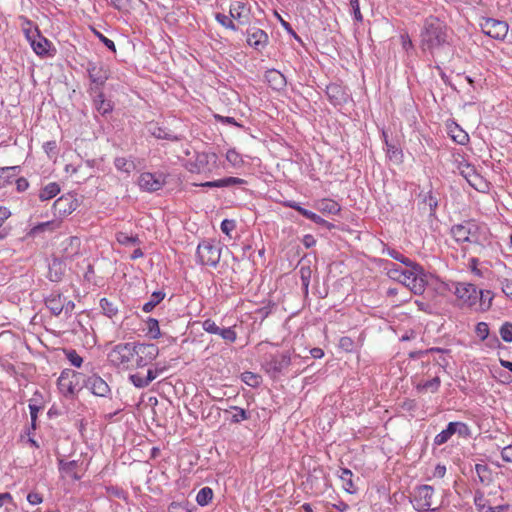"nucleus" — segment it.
<instances>
[{
	"label": "nucleus",
	"mask_w": 512,
	"mask_h": 512,
	"mask_svg": "<svg viewBox=\"0 0 512 512\" xmlns=\"http://www.w3.org/2000/svg\"><path fill=\"white\" fill-rule=\"evenodd\" d=\"M448 44L447 25L438 17L429 16L424 20L420 33V47L431 54Z\"/></svg>",
	"instance_id": "nucleus-1"
},
{
	"label": "nucleus",
	"mask_w": 512,
	"mask_h": 512,
	"mask_svg": "<svg viewBox=\"0 0 512 512\" xmlns=\"http://www.w3.org/2000/svg\"><path fill=\"white\" fill-rule=\"evenodd\" d=\"M451 234L457 242H469L474 245L473 252L480 254L489 243V229L475 221H465L464 223L452 226Z\"/></svg>",
	"instance_id": "nucleus-2"
},
{
	"label": "nucleus",
	"mask_w": 512,
	"mask_h": 512,
	"mask_svg": "<svg viewBox=\"0 0 512 512\" xmlns=\"http://www.w3.org/2000/svg\"><path fill=\"white\" fill-rule=\"evenodd\" d=\"M135 343H119L115 345L108 353L109 363L117 368L129 369L133 367V361L135 358Z\"/></svg>",
	"instance_id": "nucleus-3"
},
{
	"label": "nucleus",
	"mask_w": 512,
	"mask_h": 512,
	"mask_svg": "<svg viewBox=\"0 0 512 512\" xmlns=\"http://www.w3.org/2000/svg\"><path fill=\"white\" fill-rule=\"evenodd\" d=\"M399 282L414 294L421 295L427 285L426 273L421 265L413 264L405 269Z\"/></svg>",
	"instance_id": "nucleus-4"
},
{
	"label": "nucleus",
	"mask_w": 512,
	"mask_h": 512,
	"mask_svg": "<svg viewBox=\"0 0 512 512\" xmlns=\"http://www.w3.org/2000/svg\"><path fill=\"white\" fill-rule=\"evenodd\" d=\"M196 257L198 263L216 267L221 258V246L210 240H203L197 246Z\"/></svg>",
	"instance_id": "nucleus-5"
},
{
	"label": "nucleus",
	"mask_w": 512,
	"mask_h": 512,
	"mask_svg": "<svg viewBox=\"0 0 512 512\" xmlns=\"http://www.w3.org/2000/svg\"><path fill=\"white\" fill-rule=\"evenodd\" d=\"M86 71L88 73L89 80L91 81L90 88L97 87V90H102L106 81L110 77L108 67L102 62L89 61L87 63Z\"/></svg>",
	"instance_id": "nucleus-6"
},
{
	"label": "nucleus",
	"mask_w": 512,
	"mask_h": 512,
	"mask_svg": "<svg viewBox=\"0 0 512 512\" xmlns=\"http://www.w3.org/2000/svg\"><path fill=\"white\" fill-rule=\"evenodd\" d=\"M434 489L429 485H422L415 491L413 506L419 512H436L438 508H431L433 504Z\"/></svg>",
	"instance_id": "nucleus-7"
},
{
	"label": "nucleus",
	"mask_w": 512,
	"mask_h": 512,
	"mask_svg": "<svg viewBox=\"0 0 512 512\" xmlns=\"http://www.w3.org/2000/svg\"><path fill=\"white\" fill-rule=\"evenodd\" d=\"M481 30L487 36L503 40L508 33V24L505 21L497 20L494 18H484L480 22Z\"/></svg>",
	"instance_id": "nucleus-8"
},
{
	"label": "nucleus",
	"mask_w": 512,
	"mask_h": 512,
	"mask_svg": "<svg viewBox=\"0 0 512 512\" xmlns=\"http://www.w3.org/2000/svg\"><path fill=\"white\" fill-rule=\"evenodd\" d=\"M78 207V201L71 193H67L59 197L52 206L53 214L57 220L70 215Z\"/></svg>",
	"instance_id": "nucleus-9"
},
{
	"label": "nucleus",
	"mask_w": 512,
	"mask_h": 512,
	"mask_svg": "<svg viewBox=\"0 0 512 512\" xmlns=\"http://www.w3.org/2000/svg\"><path fill=\"white\" fill-rule=\"evenodd\" d=\"M455 295L464 305L476 307L478 303V289L474 284L458 282L455 284Z\"/></svg>",
	"instance_id": "nucleus-10"
},
{
	"label": "nucleus",
	"mask_w": 512,
	"mask_h": 512,
	"mask_svg": "<svg viewBox=\"0 0 512 512\" xmlns=\"http://www.w3.org/2000/svg\"><path fill=\"white\" fill-rule=\"evenodd\" d=\"M290 364V353L285 352L281 354L270 355L268 358H266L263 367L267 373L276 375L281 373L284 369L288 368Z\"/></svg>",
	"instance_id": "nucleus-11"
},
{
	"label": "nucleus",
	"mask_w": 512,
	"mask_h": 512,
	"mask_svg": "<svg viewBox=\"0 0 512 512\" xmlns=\"http://www.w3.org/2000/svg\"><path fill=\"white\" fill-rule=\"evenodd\" d=\"M165 184L163 174L144 172L139 176L138 185L141 190L147 192H156Z\"/></svg>",
	"instance_id": "nucleus-12"
},
{
	"label": "nucleus",
	"mask_w": 512,
	"mask_h": 512,
	"mask_svg": "<svg viewBox=\"0 0 512 512\" xmlns=\"http://www.w3.org/2000/svg\"><path fill=\"white\" fill-rule=\"evenodd\" d=\"M88 92L93 96V106L96 111L102 116H106L113 111L114 104L111 100L105 98L102 90L96 88H89Z\"/></svg>",
	"instance_id": "nucleus-13"
},
{
	"label": "nucleus",
	"mask_w": 512,
	"mask_h": 512,
	"mask_svg": "<svg viewBox=\"0 0 512 512\" xmlns=\"http://www.w3.org/2000/svg\"><path fill=\"white\" fill-rule=\"evenodd\" d=\"M267 33L259 28L252 27L247 30V43L257 51H262L268 44Z\"/></svg>",
	"instance_id": "nucleus-14"
},
{
	"label": "nucleus",
	"mask_w": 512,
	"mask_h": 512,
	"mask_svg": "<svg viewBox=\"0 0 512 512\" xmlns=\"http://www.w3.org/2000/svg\"><path fill=\"white\" fill-rule=\"evenodd\" d=\"M460 174L467 180L470 186L476 190H481L485 186L483 177L478 174L474 166L464 163L459 166Z\"/></svg>",
	"instance_id": "nucleus-15"
},
{
	"label": "nucleus",
	"mask_w": 512,
	"mask_h": 512,
	"mask_svg": "<svg viewBox=\"0 0 512 512\" xmlns=\"http://www.w3.org/2000/svg\"><path fill=\"white\" fill-rule=\"evenodd\" d=\"M85 386L96 396L106 397L110 393L109 385L104 379L96 374H93L87 378L85 381Z\"/></svg>",
	"instance_id": "nucleus-16"
},
{
	"label": "nucleus",
	"mask_w": 512,
	"mask_h": 512,
	"mask_svg": "<svg viewBox=\"0 0 512 512\" xmlns=\"http://www.w3.org/2000/svg\"><path fill=\"white\" fill-rule=\"evenodd\" d=\"M78 374L72 370H64L61 372V375L58 378V388L60 392L65 395H73L74 394V383L72 378L77 377Z\"/></svg>",
	"instance_id": "nucleus-17"
},
{
	"label": "nucleus",
	"mask_w": 512,
	"mask_h": 512,
	"mask_svg": "<svg viewBox=\"0 0 512 512\" xmlns=\"http://www.w3.org/2000/svg\"><path fill=\"white\" fill-rule=\"evenodd\" d=\"M326 95L334 106L345 103L348 97L344 88L336 83H331L326 87Z\"/></svg>",
	"instance_id": "nucleus-18"
},
{
	"label": "nucleus",
	"mask_w": 512,
	"mask_h": 512,
	"mask_svg": "<svg viewBox=\"0 0 512 512\" xmlns=\"http://www.w3.org/2000/svg\"><path fill=\"white\" fill-rule=\"evenodd\" d=\"M245 183H246V180H244L242 178L230 176V177H225V178L214 180V181H207V182L201 183L200 186L208 187V188H224V187L243 185Z\"/></svg>",
	"instance_id": "nucleus-19"
},
{
	"label": "nucleus",
	"mask_w": 512,
	"mask_h": 512,
	"mask_svg": "<svg viewBox=\"0 0 512 512\" xmlns=\"http://www.w3.org/2000/svg\"><path fill=\"white\" fill-rule=\"evenodd\" d=\"M486 502L487 500L485 499L483 492L476 491L474 496V503L480 512H502L508 508V505H498L493 507L491 504L487 505Z\"/></svg>",
	"instance_id": "nucleus-20"
},
{
	"label": "nucleus",
	"mask_w": 512,
	"mask_h": 512,
	"mask_svg": "<svg viewBox=\"0 0 512 512\" xmlns=\"http://www.w3.org/2000/svg\"><path fill=\"white\" fill-rule=\"evenodd\" d=\"M249 7L248 3L240 0H234L230 4V17L241 21L242 19H247L249 15Z\"/></svg>",
	"instance_id": "nucleus-21"
},
{
	"label": "nucleus",
	"mask_w": 512,
	"mask_h": 512,
	"mask_svg": "<svg viewBox=\"0 0 512 512\" xmlns=\"http://www.w3.org/2000/svg\"><path fill=\"white\" fill-rule=\"evenodd\" d=\"M149 133L157 139H165L169 141H179L180 137L173 134L170 130L165 127H161L156 123H150L148 126Z\"/></svg>",
	"instance_id": "nucleus-22"
},
{
	"label": "nucleus",
	"mask_w": 512,
	"mask_h": 512,
	"mask_svg": "<svg viewBox=\"0 0 512 512\" xmlns=\"http://www.w3.org/2000/svg\"><path fill=\"white\" fill-rule=\"evenodd\" d=\"M266 80L271 88L280 91L286 86L285 76L277 70H269L266 72Z\"/></svg>",
	"instance_id": "nucleus-23"
},
{
	"label": "nucleus",
	"mask_w": 512,
	"mask_h": 512,
	"mask_svg": "<svg viewBox=\"0 0 512 512\" xmlns=\"http://www.w3.org/2000/svg\"><path fill=\"white\" fill-rule=\"evenodd\" d=\"M136 353L143 355L144 360H148L150 363L156 359L159 354V349L155 344H144L135 343Z\"/></svg>",
	"instance_id": "nucleus-24"
},
{
	"label": "nucleus",
	"mask_w": 512,
	"mask_h": 512,
	"mask_svg": "<svg viewBox=\"0 0 512 512\" xmlns=\"http://www.w3.org/2000/svg\"><path fill=\"white\" fill-rule=\"evenodd\" d=\"M46 307L55 316L60 315L64 309V300L61 295H50L45 299Z\"/></svg>",
	"instance_id": "nucleus-25"
},
{
	"label": "nucleus",
	"mask_w": 512,
	"mask_h": 512,
	"mask_svg": "<svg viewBox=\"0 0 512 512\" xmlns=\"http://www.w3.org/2000/svg\"><path fill=\"white\" fill-rule=\"evenodd\" d=\"M78 467V461H64L59 459V470L60 472L72 477L74 480H80L81 476L77 474L76 468Z\"/></svg>",
	"instance_id": "nucleus-26"
},
{
	"label": "nucleus",
	"mask_w": 512,
	"mask_h": 512,
	"mask_svg": "<svg viewBox=\"0 0 512 512\" xmlns=\"http://www.w3.org/2000/svg\"><path fill=\"white\" fill-rule=\"evenodd\" d=\"M494 294L490 290H478L477 310L487 311L492 305Z\"/></svg>",
	"instance_id": "nucleus-27"
},
{
	"label": "nucleus",
	"mask_w": 512,
	"mask_h": 512,
	"mask_svg": "<svg viewBox=\"0 0 512 512\" xmlns=\"http://www.w3.org/2000/svg\"><path fill=\"white\" fill-rule=\"evenodd\" d=\"M475 471L477 473L479 482L482 485L488 486L492 483V481H493L492 470L487 465L476 464Z\"/></svg>",
	"instance_id": "nucleus-28"
},
{
	"label": "nucleus",
	"mask_w": 512,
	"mask_h": 512,
	"mask_svg": "<svg viewBox=\"0 0 512 512\" xmlns=\"http://www.w3.org/2000/svg\"><path fill=\"white\" fill-rule=\"evenodd\" d=\"M60 193V186L56 182H50L44 186L39 193V199L41 201H47L54 198Z\"/></svg>",
	"instance_id": "nucleus-29"
},
{
	"label": "nucleus",
	"mask_w": 512,
	"mask_h": 512,
	"mask_svg": "<svg viewBox=\"0 0 512 512\" xmlns=\"http://www.w3.org/2000/svg\"><path fill=\"white\" fill-rule=\"evenodd\" d=\"M27 37L30 40L31 46L37 55H44L48 52V47L50 43L46 38L41 37L38 34V39H32L29 35H27Z\"/></svg>",
	"instance_id": "nucleus-30"
},
{
	"label": "nucleus",
	"mask_w": 512,
	"mask_h": 512,
	"mask_svg": "<svg viewBox=\"0 0 512 512\" xmlns=\"http://www.w3.org/2000/svg\"><path fill=\"white\" fill-rule=\"evenodd\" d=\"M60 224H61V221L57 220V219H54V220H50V221H47V222H43V223H40L36 226H34L31 230H30V235L32 236H35L39 233H42L46 230H50V231H53L57 228L60 227Z\"/></svg>",
	"instance_id": "nucleus-31"
},
{
	"label": "nucleus",
	"mask_w": 512,
	"mask_h": 512,
	"mask_svg": "<svg viewBox=\"0 0 512 512\" xmlns=\"http://www.w3.org/2000/svg\"><path fill=\"white\" fill-rule=\"evenodd\" d=\"M339 477L343 482V487H344L345 491L350 494L355 493L356 490H355L354 483L352 480V477H353L352 471L347 468H342Z\"/></svg>",
	"instance_id": "nucleus-32"
},
{
	"label": "nucleus",
	"mask_w": 512,
	"mask_h": 512,
	"mask_svg": "<svg viewBox=\"0 0 512 512\" xmlns=\"http://www.w3.org/2000/svg\"><path fill=\"white\" fill-rule=\"evenodd\" d=\"M100 308L103 312V314L109 318L114 317L118 313V306L115 302L107 299L102 298L100 299Z\"/></svg>",
	"instance_id": "nucleus-33"
},
{
	"label": "nucleus",
	"mask_w": 512,
	"mask_h": 512,
	"mask_svg": "<svg viewBox=\"0 0 512 512\" xmlns=\"http://www.w3.org/2000/svg\"><path fill=\"white\" fill-rule=\"evenodd\" d=\"M455 434V429H454V425H453V422H450L446 429L442 430L439 434H437L434 438V444L435 445H443L445 444L451 437L452 435Z\"/></svg>",
	"instance_id": "nucleus-34"
},
{
	"label": "nucleus",
	"mask_w": 512,
	"mask_h": 512,
	"mask_svg": "<svg viewBox=\"0 0 512 512\" xmlns=\"http://www.w3.org/2000/svg\"><path fill=\"white\" fill-rule=\"evenodd\" d=\"M114 165L117 170L130 174L135 169L133 161L125 157H117L114 160Z\"/></svg>",
	"instance_id": "nucleus-35"
},
{
	"label": "nucleus",
	"mask_w": 512,
	"mask_h": 512,
	"mask_svg": "<svg viewBox=\"0 0 512 512\" xmlns=\"http://www.w3.org/2000/svg\"><path fill=\"white\" fill-rule=\"evenodd\" d=\"M449 132L452 139L460 145H465L469 141L468 134L464 130H462L458 125H455L453 128H450Z\"/></svg>",
	"instance_id": "nucleus-36"
},
{
	"label": "nucleus",
	"mask_w": 512,
	"mask_h": 512,
	"mask_svg": "<svg viewBox=\"0 0 512 512\" xmlns=\"http://www.w3.org/2000/svg\"><path fill=\"white\" fill-rule=\"evenodd\" d=\"M165 297V293L162 291H155L148 302H146L142 310L146 313L151 312L157 304H159Z\"/></svg>",
	"instance_id": "nucleus-37"
},
{
	"label": "nucleus",
	"mask_w": 512,
	"mask_h": 512,
	"mask_svg": "<svg viewBox=\"0 0 512 512\" xmlns=\"http://www.w3.org/2000/svg\"><path fill=\"white\" fill-rule=\"evenodd\" d=\"M213 498V490L210 487H203L196 496V502L200 506L207 505Z\"/></svg>",
	"instance_id": "nucleus-38"
},
{
	"label": "nucleus",
	"mask_w": 512,
	"mask_h": 512,
	"mask_svg": "<svg viewBox=\"0 0 512 512\" xmlns=\"http://www.w3.org/2000/svg\"><path fill=\"white\" fill-rule=\"evenodd\" d=\"M116 240L119 244L124 246L140 244L138 236L128 235L122 231L116 233Z\"/></svg>",
	"instance_id": "nucleus-39"
},
{
	"label": "nucleus",
	"mask_w": 512,
	"mask_h": 512,
	"mask_svg": "<svg viewBox=\"0 0 512 512\" xmlns=\"http://www.w3.org/2000/svg\"><path fill=\"white\" fill-rule=\"evenodd\" d=\"M148 334L152 339H158L161 337L159 322L155 318H148L146 321Z\"/></svg>",
	"instance_id": "nucleus-40"
},
{
	"label": "nucleus",
	"mask_w": 512,
	"mask_h": 512,
	"mask_svg": "<svg viewBox=\"0 0 512 512\" xmlns=\"http://www.w3.org/2000/svg\"><path fill=\"white\" fill-rule=\"evenodd\" d=\"M299 273H300L302 287L304 289V292L307 294L309 284H310L311 275H312V270L309 266H301Z\"/></svg>",
	"instance_id": "nucleus-41"
},
{
	"label": "nucleus",
	"mask_w": 512,
	"mask_h": 512,
	"mask_svg": "<svg viewBox=\"0 0 512 512\" xmlns=\"http://www.w3.org/2000/svg\"><path fill=\"white\" fill-rule=\"evenodd\" d=\"M216 335H219L223 340L229 343H234L237 339V333L232 327L220 328Z\"/></svg>",
	"instance_id": "nucleus-42"
},
{
	"label": "nucleus",
	"mask_w": 512,
	"mask_h": 512,
	"mask_svg": "<svg viewBox=\"0 0 512 512\" xmlns=\"http://www.w3.org/2000/svg\"><path fill=\"white\" fill-rule=\"evenodd\" d=\"M242 380L251 387L260 385L261 377L253 372L245 371L242 373Z\"/></svg>",
	"instance_id": "nucleus-43"
},
{
	"label": "nucleus",
	"mask_w": 512,
	"mask_h": 512,
	"mask_svg": "<svg viewBox=\"0 0 512 512\" xmlns=\"http://www.w3.org/2000/svg\"><path fill=\"white\" fill-rule=\"evenodd\" d=\"M320 209L322 212H326L329 214H337L340 212V206L338 205L337 202L333 200L322 201Z\"/></svg>",
	"instance_id": "nucleus-44"
},
{
	"label": "nucleus",
	"mask_w": 512,
	"mask_h": 512,
	"mask_svg": "<svg viewBox=\"0 0 512 512\" xmlns=\"http://www.w3.org/2000/svg\"><path fill=\"white\" fill-rule=\"evenodd\" d=\"M423 203L429 207L430 215H433L438 207V200L432 191L427 192L423 197Z\"/></svg>",
	"instance_id": "nucleus-45"
},
{
	"label": "nucleus",
	"mask_w": 512,
	"mask_h": 512,
	"mask_svg": "<svg viewBox=\"0 0 512 512\" xmlns=\"http://www.w3.org/2000/svg\"><path fill=\"white\" fill-rule=\"evenodd\" d=\"M499 333L503 341L508 343L512 342V323L505 322L502 324Z\"/></svg>",
	"instance_id": "nucleus-46"
},
{
	"label": "nucleus",
	"mask_w": 512,
	"mask_h": 512,
	"mask_svg": "<svg viewBox=\"0 0 512 512\" xmlns=\"http://www.w3.org/2000/svg\"><path fill=\"white\" fill-rule=\"evenodd\" d=\"M215 19L217 20V22L219 24H221L225 28L231 29L233 31L237 30V26L233 23V21L231 20V18L229 16L221 14V13H217L215 16Z\"/></svg>",
	"instance_id": "nucleus-47"
},
{
	"label": "nucleus",
	"mask_w": 512,
	"mask_h": 512,
	"mask_svg": "<svg viewBox=\"0 0 512 512\" xmlns=\"http://www.w3.org/2000/svg\"><path fill=\"white\" fill-rule=\"evenodd\" d=\"M501 285L502 292L512 300V278L502 277L498 279Z\"/></svg>",
	"instance_id": "nucleus-48"
},
{
	"label": "nucleus",
	"mask_w": 512,
	"mask_h": 512,
	"mask_svg": "<svg viewBox=\"0 0 512 512\" xmlns=\"http://www.w3.org/2000/svg\"><path fill=\"white\" fill-rule=\"evenodd\" d=\"M388 254H389L390 257H392L393 259L403 263L407 267H410L413 264H417L416 262L410 260L409 258L405 257L403 254H401L400 252H398L396 250H390L388 252Z\"/></svg>",
	"instance_id": "nucleus-49"
},
{
	"label": "nucleus",
	"mask_w": 512,
	"mask_h": 512,
	"mask_svg": "<svg viewBox=\"0 0 512 512\" xmlns=\"http://www.w3.org/2000/svg\"><path fill=\"white\" fill-rule=\"evenodd\" d=\"M455 433H458L461 437H469L471 434V430L466 423L463 422H453Z\"/></svg>",
	"instance_id": "nucleus-50"
},
{
	"label": "nucleus",
	"mask_w": 512,
	"mask_h": 512,
	"mask_svg": "<svg viewBox=\"0 0 512 512\" xmlns=\"http://www.w3.org/2000/svg\"><path fill=\"white\" fill-rule=\"evenodd\" d=\"M129 380L137 388H145L148 386L147 381L145 380V377L142 376L140 373L131 374L129 376Z\"/></svg>",
	"instance_id": "nucleus-51"
},
{
	"label": "nucleus",
	"mask_w": 512,
	"mask_h": 512,
	"mask_svg": "<svg viewBox=\"0 0 512 512\" xmlns=\"http://www.w3.org/2000/svg\"><path fill=\"white\" fill-rule=\"evenodd\" d=\"M202 328L205 332L216 335L219 326L215 323L214 320L208 318L202 322Z\"/></svg>",
	"instance_id": "nucleus-52"
},
{
	"label": "nucleus",
	"mask_w": 512,
	"mask_h": 512,
	"mask_svg": "<svg viewBox=\"0 0 512 512\" xmlns=\"http://www.w3.org/2000/svg\"><path fill=\"white\" fill-rule=\"evenodd\" d=\"M440 383H441L440 378L436 376L433 379L426 381L419 388L425 389V390H431V392L434 393L439 389Z\"/></svg>",
	"instance_id": "nucleus-53"
},
{
	"label": "nucleus",
	"mask_w": 512,
	"mask_h": 512,
	"mask_svg": "<svg viewBox=\"0 0 512 512\" xmlns=\"http://www.w3.org/2000/svg\"><path fill=\"white\" fill-rule=\"evenodd\" d=\"M66 356L70 363L75 367H80L83 363L82 357L75 350H69L66 353Z\"/></svg>",
	"instance_id": "nucleus-54"
},
{
	"label": "nucleus",
	"mask_w": 512,
	"mask_h": 512,
	"mask_svg": "<svg viewBox=\"0 0 512 512\" xmlns=\"http://www.w3.org/2000/svg\"><path fill=\"white\" fill-rule=\"evenodd\" d=\"M476 334L481 340H485L489 335V327L485 322H479L476 325Z\"/></svg>",
	"instance_id": "nucleus-55"
},
{
	"label": "nucleus",
	"mask_w": 512,
	"mask_h": 512,
	"mask_svg": "<svg viewBox=\"0 0 512 512\" xmlns=\"http://www.w3.org/2000/svg\"><path fill=\"white\" fill-rule=\"evenodd\" d=\"M226 159L228 162H230L234 166H236L242 162L240 154L238 152H236V150H234V149H230L227 151Z\"/></svg>",
	"instance_id": "nucleus-56"
},
{
	"label": "nucleus",
	"mask_w": 512,
	"mask_h": 512,
	"mask_svg": "<svg viewBox=\"0 0 512 512\" xmlns=\"http://www.w3.org/2000/svg\"><path fill=\"white\" fill-rule=\"evenodd\" d=\"M233 409L236 411V413L232 416V419H231L232 422L239 423L243 420L248 419V414H247L246 410H244L243 408H239V407H233Z\"/></svg>",
	"instance_id": "nucleus-57"
},
{
	"label": "nucleus",
	"mask_w": 512,
	"mask_h": 512,
	"mask_svg": "<svg viewBox=\"0 0 512 512\" xmlns=\"http://www.w3.org/2000/svg\"><path fill=\"white\" fill-rule=\"evenodd\" d=\"M349 4L352 8L354 19L358 22H362L363 16L360 11L359 0H349Z\"/></svg>",
	"instance_id": "nucleus-58"
},
{
	"label": "nucleus",
	"mask_w": 512,
	"mask_h": 512,
	"mask_svg": "<svg viewBox=\"0 0 512 512\" xmlns=\"http://www.w3.org/2000/svg\"><path fill=\"white\" fill-rule=\"evenodd\" d=\"M339 347L346 352H351L354 347V342L350 337H341L339 341Z\"/></svg>",
	"instance_id": "nucleus-59"
},
{
	"label": "nucleus",
	"mask_w": 512,
	"mask_h": 512,
	"mask_svg": "<svg viewBox=\"0 0 512 512\" xmlns=\"http://www.w3.org/2000/svg\"><path fill=\"white\" fill-rule=\"evenodd\" d=\"M236 227L234 220L224 219L221 222V230L224 234L230 235V232Z\"/></svg>",
	"instance_id": "nucleus-60"
},
{
	"label": "nucleus",
	"mask_w": 512,
	"mask_h": 512,
	"mask_svg": "<svg viewBox=\"0 0 512 512\" xmlns=\"http://www.w3.org/2000/svg\"><path fill=\"white\" fill-rule=\"evenodd\" d=\"M17 169V166L0 168V178L9 179L16 176Z\"/></svg>",
	"instance_id": "nucleus-61"
},
{
	"label": "nucleus",
	"mask_w": 512,
	"mask_h": 512,
	"mask_svg": "<svg viewBox=\"0 0 512 512\" xmlns=\"http://www.w3.org/2000/svg\"><path fill=\"white\" fill-rule=\"evenodd\" d=\"M310 220L313 221L314 223L318 224V225L326 227L329 230L334 228V225L332 223L326 221L325 219H323L322 217H320L316 213L313 214V216L311 217Z\"/></svg>",
	"instance_id": "nucleus-62"
},
{
	"label": "nucleus",
	"mask_w": 512,
	"mask_h": 512,
	"mask_svg": "<svg viewBox=\"0 0 512 512\" xmlns=\"http://www.w3.org/2000/svg\"><path fill=\"white\" fill-rule=\"evenodd\" d=\"M96 35L98 36L99 40L112 52H116V46L112 40L104 36L103 34L97 32Z\"/></svg>",
	"instance_id": "nucleus-63"
},
{
	"label": "nucleus",
	"mask_w": 512,
	"mask_h": 512,
	"mask_svg": "<svg viewBox=\"0 0 512 512\" xmlns=\"http://www.w3.org/2000/svg\"><path fill=\"white\" fill-rule=\"evenodd\" d=\"M501 457L505 462L512 463V445H508L502 449Z\"/></svg>",
	"instance_id": "nucleus-64"
}]
</instances>
